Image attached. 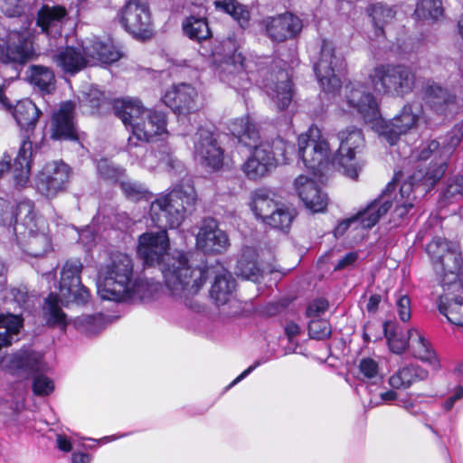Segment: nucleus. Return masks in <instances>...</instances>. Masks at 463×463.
I'll list each match as a JSON object with an SVG mask.
<instances>
[{
	"instance_id": "nucleus-1",
	"label": "nucleus",
	"mask_w": 463,
	"mask_h": 463,
	"mask_svg": "<svg viewBox=\"0 0 463 463\" xmlns=\"http://www.w3.org/2000/svg\"><path fill=\"white\" fill-rule=\"evenodd\" d=\"M195 200V191L188 184L176 186L156 198L151 203L150 217L152 222L161 230L139 236L137 254L146 265H162L165 283L171 294L189 308L198 311L200 306L193 298L203 286L204 269L192 268L184 252H175L170 256L167 253L169 241L166 233V228L175 229L181 225Z\"/></svg>"
},
{
	"instance_id": "nucleus-2",
	"label": "nucleus",
	"mask_w": 463,
	"mask_h": 463,
	"mask_svg": "<svg viewBox=\"0 0 463 463\" xmlns=\"http://www.w3.org/2000/svg\"><path fill=\"white\" fill-rule=\"evenodd\" d=\"M426 250L443 289L437 301L438 310L448 322L463 327V260L459 246L438 237L428 243Z\"/></svg>"
},
{
	"instance_id": "nucleus-3",
	"label": "nucleus",
	"mask_w": 463,
	"mask_h": 463,
	"mask_svg": "<svg viewBox=\"0 0 463 463\" xmlns=\"http://www.w3.org/2000/svg\"><path fill=\"white\" fill-rule=\"evenodd\" d=\"M338 106L343 111H356L366 122L373 123L376 131L392 146L396 144L400 136L418 126L422 113L420 105L406 104L392 120L385 121L380 115L374 97L358 82L345 87L344 96L338 101Z\"/></svg>"
},
{
	"instance_id": "nucleus-4",
	"label": "nucleus",
	"mask_w": 463,
	"mask_h": 463,
	"mask_svg": "<svg viewBox=\"0 0 463 463\" xmlns=\"http://www.w3.org/2000/svg\"><path fill=\"white\" fill-rule=\"evenodd\" d=\"M15 235L18 245L28 255L42 257L52 250L47 221L36 216L31 202L14 204L0 199V235Z\"/></svg>"
},
{
	"instance_id": "nucleus-5",
	"label": "nucleus",
	"mask_w": 463,
	"mask_h": 463,
	"mask_svg": "<svg viewBox=\"0 0 463 463\" xmlns=\"http://www.w3.org/2000/svg\"><path fill=\"white\" fill-rule=\"evenodd\" d=\"M0 109L11 113L20 130L24 132L22 143L13 165L15 184L23 187L29 182L33 155V143L28 134L35 129L42 111L29 99L19 100L13 106L5 93L4 84H0Z\"/></svg>"
},
{
	"instance_id": "nucleus-6",
	"label": "nucleus",
	"mask_w": 463,
	"mask_h": 463,
	"mask_svg": "<svg viewBox=\"0 0 463 463\" xmlns=\"http://www.w3.org/2000/svg\"><path fill=\"white\" fill-rule=\"evenodd\" d=\"M229 129L240 143L246 146H254L253 152L242 165V171L249 179L260 180L276 168V160L269 158L267 146L256 145L260 139V132L248 116L232 120Z\"/></svg>"
},
{
	"instance_id": "nucleus-7",
	"label": "nucleus",
	"mask_w": 463,
	"mask_h": 463,
	"mask_svg": "<svg viewBox=\"0 0 463 463\" xmlns=\"http://www.w3.org/2000/svg\"><path fill=\"white\" fill-rule=\"evenodd\" d=\"M134 265L129 255L111 254L98 273L97 292L102 300L121 302L127 288L133 281Z\"/></svg>"
},
{
	"instance_id": "nucleus-8",
	"label": "nucleus",
	"mask_w": 463,
	"mask_h": 463,
	"mask_svg": "<svg viewBox=\"0 0 463 463\" xmlns=\"http://www.w3.org/2000/svg\"><path fill=\"white\" fill-rule=\"evenodd\" d=\"M223 53L214 55V73L220 80L232 88L241 90L250 87L255 69L260 71L261 62L248 59L240 52L233 42L223 44Z\"/></svg>"
},
{
	"instance_id": "nucleus-9",
	"label": "nucleus",
	"mask_w": 463,
	"mask_h": 463,
	"mask_svg": "<svg viewBox=\"0 0 463 463\" xmlns=\"http://www.w3.org/2000/svg\"><path fill=\"white\" fill-rule=\"evenodd\" d=\"M374 91L392 97H403L412 91L415 75L406 66L377 64L369 73Z\"/></svg>"
},
{
	"instance_id": "nucleus-10",
	"label": "nucleus",
	"mask_w": 463,
	"mask_h": 463,
	"mask_svg": "<svg viewBox=\"0 0 463 463\" xmlns=\"http://www.w3.org/2000/svg\"><path fill=\"white\" fill-rule=\"evenodd\" d=\"M397 180L398 175L365 209L339 222L335 229V235L342 236L351 226H354L355 229L359 227L362 229H371L373 227L392 206L394 202L393 192Z\"/></svg>"
},
{
	"instance_id": "nucleus-11",
	"label": "nucleus",
	"mask_w": 463,
	"mask_h": 463,
	"mask_svg": "<svg viewBox=\"0 0 463 463\" xmlns=\"http://www.w3.org/2000/svg\"><path fill=\"white\" fill-rule=\"evenodd\" d=\"M439 146L440 142L438 140H431L423 144L418 151H413L411 154V157L417 160H427L430 157L433 158L429 169L425 174H422L421 171L415 172L411 179V182H404L402 184L399 195L393 192V199H394V213L402 218L413 207V197L411 196V193L413 190V183H420L423 185L429 186L425 183L422 182V177L432 168L435 167V165L439 162Z\"/></svg>"
},
{
	"instance_id": "nucleus-12",
	"label": "nucleus",
	"mask_w": 463,
	"mask_h": 463,
	"mask_svg": "<svg viewBox=\"0 0 463 463\" xmlns=\"http://www.w3.org/2000/svg\"><path fill=\"white\" fill-rule=\"evenodd\" d=\"M60 295L61 298L51 293L44 301L43 312L48 325L65 329L69 322L60 307V302L64 301L66 304L73 303L78 306H85L90 301L91 295L90 290L81 283L79 286L62 288L60 289Z\"/></svg>"
},
{
	"instance_id": "nucleus-13",
	"label": "nucleus",
	"mask_w": 463,
	"mask_h": 463,
	"mask_svg": "<svg viewBox=\"0 0 463 463\" xmlns=\"http://www.w3.org/2000/svg\"><path fill=\"white\" fill-rule=\"evenodd\" d=\"M298 144V155L307 168L319 171L328 162V143L321 136L318 128L311 127L306 133L299 135Z\"/></svg>"
},
{
	"instance_id": "nucleus-14",
	"label": "nucleus",
	"mask_w": 463,
	"mask_h": 463,
	"mask_svg": "<svg viewBox=\"0 0 463 463\" xmlns=\"http://www.w3.org/2000/svg\"><path fill=\"white\" fill-rule=\"evenodd\" d=\"M118 17L121 25L134 37L146 39L152 35L151 16L146 0H128Z\"/></svg>"
},
{
	"instance_id": "nucleus-15",
	"label": "nucleus",
	"mask_w": 463,
	"mask_h": 463,
	"mask_svg": "<svg viewBox=\"0 0 463 463\" xmlns=\"http://www.w3.org/2000/svg\"><path fill=\"white\" fill-rule=\"evenodd\" d=\"M343 68L344 59L336 55L331 43L324 42L321 47L320 58L314 67L324 92L335 93L338 90L341 82L336 72H339Z\"/></svg>"
},
{
	"instance_id": "nucleus-16",
	"label": "nucleus",
	"mask_w": 463,
	"mask_h": 463,
	"mask_svg": "<svg viewBox=\"0 0 463 463\" xmlns=\"http://www.w3.org/2000/svg\"><path fill=\"white\" fill-rule=\"evenodd\" d=\"M34 55L33 33L25 29L9 32L0 38V61L24 63Z\"/></svg>"
},
{
	"instance_id": "nucleus-17",
	"label": "nucleus",
	"mask_w": 463,
	"mask_h": 463,
	"mask_svg": "<svg viewBox=\"0 0 463 463\" xmlns=\"http://www.w3.org/2000/svg\"><path fill=\"white\" fill-rule=\"evenodd\" d=\"M338 139L340 141L337 154L332 158L334 164H337L344 167L345 175L352 179L358 177V168L353 163L354 155L364 144L362 132L355 128H350L339 132Z\"/></svg>"
},
{
	"instance_id": "nucleus-18",
	"label": "nucleus",
	"mask_w": 463,
	"mask_h": 463,
	"mask_svg": "<svg viewBox=\"0 0 463 463\" xmlns=\"http://www.w3.org/2000/svg\"><path fill=\"white\" fill-rule=\"evenodd\" d=\"M164 103L178 115L194 113L203 108V100L190 84L174 85L163 96Z\"/></svg>"
},
{
	"instance_id": "nucleus-19",
	"label": "nucleus",
	"mask_w": 463,
	"mask_h": 463,
	"mask_svg": "<svg viewBox=\"0 0 463 463\" xmlns=\"http://www.w3.org/2000/svg\"><path fill=\"white\" fill-rule=\"evenodd\" d=\"M71 169L61 161H53L44 165L37 177L38 191L46 197H53L61 192L69 181Z\"/></svg>"
},
{
	"instance_id": "nucleus-20",
	"label": "nucleus",
	"mask_w": 463,
	"mask_h": 463,
	"mask_svg": "<svg viewBox=\"0 0 463 463\" xmlns=\"http://www.w3.org/2000/svg\"><path fill=\"white\" fill-rule=\"evenodd\" d=\"M194 156L196 161L213 170L222 165L223 151L206 129L201 128L195 134Z\"/></svg>"
},
{
	"instance_id": "nucleus-21",
	"label": "nucleus",
	"mask_w": 463,
	"mask_h": 463,
	"mask_svg": "<svg viewBox=\"0 0 463 463\" xmlns=\"http://www.w3.org/2000/svg\"><path fill=\"white\" fill-rule=\"evenodd\" d=\"M462 139L463 127L458 126L439 140L440 142L439 162L422 177L423 183L433 186L444 175L447 169V162Z\"/></svg>"
},
{
	"instance_id": "nucleus-22",
	"label": "nucleus",
	"mask_w": 463,
	"mask_h": 463,
	"mask_svg": "<svg viewBox=\"0 0 463 463\" xmlns=\"http://www.w3.org/2000/svg\"><path fill=\"white\" fill-rule=\"evenodd\" d=\"M142 122L133 125V134L128 138L129 146L137 141L149 142L157 136L166 134L165 115L162 112L147 109Z\"/></svg>"
},
{
	"instance_id": "nucleus-23",
	"label": "nucleus",
	"mask_w": 463,
	"mask_h": 463,
	"mask_svg": "<svg viewBox=\"0 0 463 463\" xmlns=\"http://www.w3.org/2000/svg\"><path fill=\"white\" fill-rule=\"evenodd\" d=\"M264 24L268 36L278 43L295 37L303 27L302 21L291 13L268 17Z\"/></svg>"
},
{
	"instance_id": "nucleus-24",
	"label": "nucleus",
	"mask_w": 463,
	"mask_h": 463,
	"mask_svg": "<svg viewBox=\"0 0 463 463\" xmlns=\"http://www.w3.org/2000/svg\"><path fill=\"white\" fill-rule=\"evenodd\" d=\"M3 366L13 375L27 377L43 369L42 356L36 352L20 350L5 356Z\"/></svg>"
},
{
	"instance_id": "nucleus-25",
	"label": "nucleus",
	"mask_w": 463,
	"mask_h": 463,
	"mask_svg": "<svg viewBox=\"0 0 463 463\" xmlns=\"http://www.w3.org/2000/svg\"><path fill=\"white\" fill-rule=\"evenodd\" d=\"M196 245L204 252L220 253L229 245L226 233L218 228L214 219H204L196 235Z\"/></svg>"
},
{
	"instance_id": "nucleus-26",
	"label": "nucleus",
	"mask_w": 463,
	"mask_h": 463,
	"mask_svg": "<svg viewBox=\"0 0 463 463\" xmlns=\"http://www.w3.org/2000/svg\"><path fill=\"white\" fill-rule=\"evenodd\" d=\"M294 186L298 197L310 211L320 213L326 208L327 196L313 179L299 175L296 178Z\"/></svg>"
},
{
	"instance_id": "nucleus-27",
	"label": "nucleus",
	"mask_w": 463,
	"mask_h": 463,
	"mask_svg": "<svg viewBox=\"0 0 463 463\" xmlns=\"http://www.w3.org/2000/svg\"><path fill=\"white\" fill-rule=\"evenodd\" d=\"M264 89L278 109L283 110L290 104L292 85L287 71H279L275 77L271 74L270 79L264 84Z\"/></svg>"
},
{
	"instance_id": "nucleus-28",
	"label": "nucleus",
	"mask_w": 463,
	"mask_h": 463,
	"mask_svg": "<svg viewBox=\"0 0 463 463\" xmlns=\"http://www.w3.org/2000/svg\"><path fill=\"white\" fill-rule=\"evenodd\" d=\"M75 105L71 101L62 103L52 118L51 137L53 139H76L77 132L74 123Z\"/></svg>"
},
{
	"instance_id": "nucleus-29",
	"label": "nucleus",
	"mask_w": 463,
	"mask_h": 463,
	"mask_svg": "<svg viewBox=\"0 0 463 463\" xmlns=\"http://www.w3.org/2000/svg\"><path fill=\"white\" fill-rule=\"evenodd\" d=\"M200 268L204 269L205 279H207L210 272L215 274L214 281L210 291L211 298L215 303L218 306H222L232 301L236 286L232 274L222 267L218 268L217 270H213V268ZM205 282H203V284Z\"/></svg>"
},
{
	"instance_id": "nucleus-30",
	"label": "nucleus",
	"mask_w": 463,
	"mask_h": 463,
	"mask_svg": "<svg viewBox=\"0 0 463 463\" xmlns=\"http://www.w3.org/2000/svg\"><path fill=\"white\" fill-rule=\"evenodd\" d=\"M66 16L67 11L61 5H43L38 11L36 24L47 37L55 39L61 35Z\"/></svg>"
},
{
	"instance_id": "nucleus-31",
	"label": "nucleus",
	"mask_w": 463,
	"mask_h": 463,
	"mask_svg": "<svg viewBox=\"0 0 463 463\" xmlns=\"http://www.w3.org/2000/svg\"><path fill=\"white\" fill-rule=\"evenodd\" d=\"M161 289V284L153 279L137 278L127 288L121 302H149L158 297Z\"/></svg>"
},
{
	"instance_id": "nucleus-32",
	"label": "nucleus",
	"mask_w": 463,
	"mask_h": 463,
	"mask_svg": "<svg viewBox=\"0 0 463 463\" xmlns=\"http://www.w3.org/2000/svg\"><path fill=\"white\" fill-rule=\"evenodd\" d=\"M52 61L64 72L73 74L88 66L90 60L84 51V46L80 48L68 46L53 54Z\"/></svg>"
},
{
	"instance_id": "nucleus-33",
	"label": "nucleus",
	"mask_w": 463,
	"mask_h": 463,
	"mask_svg": "<svg viewBox=\"0 0 463 463\" xmlns=\"http://www.w3.org/2000/svg\"><path fill=\"white\" fill-rule=\"evenodd\" d=\"M409 351L411 355L426 364L433 370H438L440 366L435 351L432 349L429 341L415 328L408 330Z\"/></svg>"
},
{
	"instance_id": "nucleus-34",
	"label": "nucleus",
	"mask_w": 463,
	"mask_h": 463,
	"mask_svg": "<svg viewBox=\"0 0 463 463\" xmlns=\"http://www.w3.org/2000/svg\"><path fill=\"white\" fill-rule=\"evenodd\" d=\"M146 109L143 107L140 100L137 99H117L114 102L115 114L122 120L125 126L131 127L137 122H142Z\"/></svg>"
},
{
	"instance_id": "nucleus-35",
	"label": "nucleus",
	"mask_w": 463,
	"mask_h": 463,
	"mask_svg": "<svg viewBox=\"0 0 463 463\" xmlns=\"http://www.w3.org/2000/svg\"><path fill=\"white\" fill-rule=\"evenodd\" d=\"M84 51L90 60L89 65H96L99 62L109 64L118 61L122 53L113 44L104 43L94 40L92 43L84 46Z\"/></svg>"
},
{
	"instance_id": "nucleus-36",
	"label": "nucleus",
	"mask_w": 463,
	"mask_h": 463,
	"mask_svg": "<svg viewBox=\"0 0 463 463\" xmlns=\"http://www.w3.org/2000/svg\"><path fill=\"white\" fill-rule=\"evenodd\" d=\"M429 373L419 365L410 364L400 368L389 378V384L393 389H407L413 383L427 379Z\"/></svg>"
},
{
	"instance_id": "nucleus-37",
	"label": "nucleus",
	"mask_w": 463,
	"mask_h": 463,
	"mask_svg": "<svg viewBox=\"0 0 463 463\" xmlns=\"http://www.w3.org/2000/svg\"><path fill=\"white\" fill-rule=\"evenodd\" d=\"M236 274L251 281H258L261 276V270L257 263V253L254 249L247 247L242 250L238 260Z\"/></svg>"
},
{
	"instance_id": "nucleus-38",
	"label": "nucleus",
	"mask_w": 463,
	"mask_h": 463,
	"mask_svg": "<svg viewBox=\"0 0 463 463\" xmlns=\"http://www.w3.org/2000/svg\"><path fill=\"white\" fill-rule=\"evenodd\" d=\"M28 79L31 84L43 93H51L55 89V76L47 67L33 65L28 69Z\"/></svg>"
},
{
	"instance_id": "nucleus-39",
	"label": "nucleus",
	"mask_w": 463,
	"mask_h": 463,
	"mask_svg": "<svg viewBox=\"0 0 463 463\" xmlns=\"http://www.w3.org/2000/svg\"><path fill=\"white\" fill-rule=\"evenodd\" d=\"M279 203L271 197L269 192L258 190L252 194L251 209L255 215L265 222Z\"/></svg>"
},
{
	"instance_id": "nucleus-40",
	"label": "nucleus",
	"mask_w": 463,
	"mask_h": 463,
	"mask_svg": "<svg viewBox=\"0 0 463 463\" xmlns=\"http://www.w3.org/2000/svg\"><path fill=\"white\" fill-rule=\"evenodd\" d=\"M21 327L20 317L12 314L0 315V349L12 344Z\"/></svg>"
},
{
	"instance_id": "nucleus-41",
	"label": "nucleus",
	"mask_w": 463,
	"mask_h": 463,
	"mask_svg": "<svg viewBox=\"0 0 463 463\" xmlns=\"http://www.w3.org/2000/svg\"><path fill=\"white\" fill-rule=\"evenodd\" d=\"M429 102L434 109L440 114H446L447 111L451 110V107L455 103V96L448 92L447 90L442 89L438 85H431L427 90Z\"/></svg>"
},
{
	"instance_id": "nucleus-42",
	"label": "nucleus",
	"mask_w": 463,
	"mask_h": 463,
	"mask_svg": "<svg viewBox=\"0 0 463 463\" xmlns=\"http://www.w3.org/2000/svg\"><path fill=\"white\" fill-rule=\"evenodd\" d=\"M73 326L86 335H94L103 330L106 320L103 315H82L72 320Z\"/></svg>"
},
{
	"instance_id": "nucleus-43",
	"label": "nucleus",
	"mask_w": 463,
	"mask_h": 463,
	"mask_svg": "<svg viewBox=\"0 0 463 463\" xmlns=\"http://www.w3.org/2000/svg\"><path fill=\"white\" fill-rule=\"evenodd\" d=\"M184 33L192 40L201 42L211 36V31L204 18L194 15L186 17L183 22Z\"/></svg>"
},
{
	"instance_id": "nucleus-44",
	"label": "nucleus",
	"mask_w": 463,
	"mask_h": 463,
	"mask_svg": "<svg viewBox=\"0 0 463 463\" xmlns=\"http://www.w3.org/2000/svg\"><path fill=\"white\" fill-rule=\"evenodd\" d=\"M260 146H267L269 158L276 160V167L287 164L294 153V146L282 138H277L271 143H261Z\"/></svg>"
},
{
	"instance_id": "nucleus-45",
	"label": "nucleus",
	"mask_w": 463,
	"mask_h": 463,
	"mask_svg": "<svg viewBox=\"0 0 463 463\" xmlns=\"http://www.w3.org/2000/svg\"><path fill=\"white\" fill-rule=\"evenodd\" d=\"M369 15L372 17L376 37L383 35V25L390 23L395 15L392 8L383 4H375L369 7Z\"/></svg>"
},
{
	"instance_id": "nucleus-46",
	"label": "nucleus",
	"mask_w": 463,
	"mask_h": 463,
	"mask_svg": "<svg viewBox=\"0 0 463 463\" xmlns=\"http://www.w3.org/2000/svg\"><path fill=\"white\" fill-rule=\"evenodd\" d=\"M82 268L83 265L79 260L66 261L61 272L60 289L79 286L81 283L80 273Z\"/></svg>"
},
{
	"instance_id": "nucleus-47",
	"label": "nucleus",
	"mask_w": 463,
	"mask_h": 463,
	"mask_svg": "<svg viewBox=\"0 0 463 463\" xmlns=\"http://www.w3.org/2000/svg\"><path fill=\"white\" fill-rule=\"evenodd\" d=\"M294 216V210L280 202L264 223L275 229L285 230L290 226Z\"/></svg>"
},
{
	"instance_id": "nucleus-48",
	"label": "nucleus",
	"mask_w": 463,
	"mask_h": 463,
	"mask_svg": "<svg viewBox=\"0 0 463 463\" xmlns=\"http://www.w3.org/2000/svg\"><path fill=\"white\" fill-rule=\"evenodd\" d=\"M214 5L216 8L222 9L232 15L241 27L248 24L250 18L249 11L235 0H215Z\"/></svg>"
},
{
	"instance_id": "nucleus-49",
	"label": "nucleus",
	"mask_w": 463,
	"mask_h": 463,
	"mask_svg": "<svg viewBox=\"0 0 463 463\" xmlns=\"http://www.w3.org/2000/svg\"><path fill=\"white\" fill-rule=\"evenodd\" d=\"M415 15L422 20H438L443 14L440 0H421L417 4Z\"/></svg>"
},
{
	"instance_id": "nucleus-50",
	"label": "nucleus",
	"mask_w": 463,
	"mask_h": 463,
	"mask_svg": "<svg viewBox=\"0 0 463 463\" xmlns=\"http://www.w3.org/2000/svg\"><path fill=\"white\" fill-rule=\"evenodd\" d=\"M359 372L363 375V380L370 383L371 386H377L383 383L378 363L372 358H364L360 361Z\"/></svg>"
},
{
	"instance_id": "nucleus-51",
	"label": "nucleus",
	"mask_w": 463,
	"mask_h": 463,
	"mask_svg": "<svg viewBox=\"0 0 463 463\" xmlns=\"http://www.w3.org/2000/svg\"><path fill=\"white\" fill-rule=\"evenodd\" d=\"M81 106L86 108L89 113H95L99 108L105 105L104 94L94 87H90L87 91L82 92L80 99Z\"/></svg>"
},
{
	"instance_id": "nucleus-52",
	"label": "nucleus",
	"mask_w": 463,
	"mask_h": 463,
	"mask_svg": "<svg viewBox=\"0 0 463 463\" xmlns=\"http://www.w3.org/2000/svg\"><path fill=\"white\" fill-rule=\"evenodd\" d=\"M97 169L102 178L112 182L120 183L125 176L124 170L115 166L107 158H102L97 163Z\"/></svg>"
},
{
	"instance_id": "nucleus-53",
	"label": "nucleus",
	"mask_w": 463,
	"mask_h": 463,
	"mask_svg": "<svg viewBox=\"0 0 463 463\" xmlns=\"http://www.w3.org/2000/svg\"><path fill=\"white\" fill-rule=\"evenodd\" d=\"M103 220L104 218L100 216L94 217L91 223L80 232V240L84 245L90 247L96 242L97 239L100 236Z\"/></svg>"
},
{
	"instance_id": "nucleus-54",
	"label": "nucleus",
	"mask_w": 463,
	"mask_h": 463,
	"mask_svg": "<svg viewBox=\"0 0 463 463\" xmlns=\"http://www.w3.org/2000/svg\"><path fill=\"white\" fill-rule=\"evenodd\" d=\"M120 187L125 195L131 200L147 198L149 195V192L143 184L125 179V177L120 181Z\"/></svg>"
},
{
	"instance_id": "nucleus-55",
	"label": "nucleus",
	"mask_w": 463,
	"mask_h": 463,
	"mask_svg": "<svg viewBox=\"0 0 463 463\" xmlns=\"http://www.w3.org/2000/svg\"><path fill=\"white\" fill-rule=\"evenodd\" d=\"M385 335L388 340L390 350L397 354H402L407 348L409 349V336L398 332L397 330L389 333L385 330Z\"/></svg>"
},
{
	"instance_id": "nucleus-56",
	"label": "nucleus",
	"mask_w": 463,
	"mask_h": 463,
	"mask_svg": "<svg viewBox=\"0 0 463 463\" xmlns=\"http://www.w3.org/2000/svg\"><path fill=\"white\" fill-rule=\"evenodd\" d=\"M129 154L136 156L137 158L141 156L140 162L142 165L147 169H154L156 167L157 154L154 152H147L146 147L137 144H133L132 146L128 145Z\"/></svg>"
},
{
	"instance_id": "nucleus-57",
	"label": "nucleus",
	"mask_w": 463,
	"mask_h": 463,
	"mask_svg": "<svg viewBox=\"0 0 463 463\" xmlns=\"http://www.w3.org/2000/svg\"><path fill=\"white\" fill-rule=\"evenodd\" d=\"M442 196L445 201L449 202L463 198V175L449 179Z\"/></svg>"
},
{
	"instance_id": "nucleus-58",
	"label": "nucleus",
	"mask_w": 463,
	"mask_h": 463,
	"mask_svg": "<svg viewBox=\"0 0 463 463\" xmlns=\"http://www.w3.org/2000/svg\"><path fill=\"white\" fill-rule=\"evenodd\" d=\"M331 326L326 320L313 319L308 325L310 337L322 340L330 336Z\"/></svg>"
},
{
	"instance_id": "nucleus-59",
	"label": "nucleus",
	"mask_w": 463,
	"mask_h": 463,
	"mask_svg": "<svg viewBox=\"0 0 463 463\" xmlns=\"http://www.w3.org/2000/svg\"><path fill=\"white\" fill-rule=\"evenodd\" d=\"M54 390L53 382L45 375H37L33 379V391L35 395L46 396Z\"/></svg>"
},
{
	"instance_id": "nucleus-60",
	"label": "nucleus",
	"mask_w": 463,
	"mask_h": 463,
	"mask_svg": "<svg viewBox=\"0 0 463 463\" xmlns=\"http://www.w3.org/2000/svg\"><path fill=\"white\" fill-rule=\"evenodd\" d=\"M397 312L402 321L406 322L411 318V299L408 296H400L396 300Z\"/></svg>"
},
{
	"instance_id": "nucleus-61",
	"label": "nucleus",
	"mask_w": 463,
	"mask_h": 463,
	"mask_svg": "<svg viewBox=\"0 0 463 463\" xmlns=\"http://www.w3.org/2000/svg\"><path fill=\"white\" fill-rule=\"evenodd\" d=\"M328 308V302L324 298H318L311 302L307 308V316L317 317Z\"/></svg>"
},
{
	"instance_id": "nucleus-62",
	"label": "nucleus",
	"mask_w": 463,
	"mask_h": 463,
	"mask_svg": "<svg viewBox=\"0 0 463 463\" xmlns=\"http://www.w3.org/2000/svg\"><path fill=\"white\" fill-rule=\"evenodd\" d=\"M398 405L414 416H417L421 412L420 405L411 396L399 398Z\"/></svg>"
},
{
	"instance_id": "nucleus-63",
	"label": "nucleus",
	"mask_w": 463,
	"mask_h": 463,
	"mask_svg": "<svg viewBox=\"0 0 463 463\" xmlns=\"http://www.w3.org/2000/svg\"><path fill=\"white\" fill-rule=\"evenodd\" d=\"M358 254L356 252H348L344 257L339 259L337 263L335 265V270H343L350 269L354 266L357 261Z\"/></svg>"
},
{
	"instance_id": "nucleus-64",
	"label": "nucleus",
	"mask_w": 463,
	"mask_h": 463,
	"mask_svg": "<svg viewBox=\"0 0 463 463\" xmlns=\"http://www.w3.org/2000/svg\"><path fill=\"white\" fill-rule=\"evenodd\" d=\"M4 3L3 10L8 16L19 15L23 11L20 0H4Z\"/></svg>"
}]
</instances>
